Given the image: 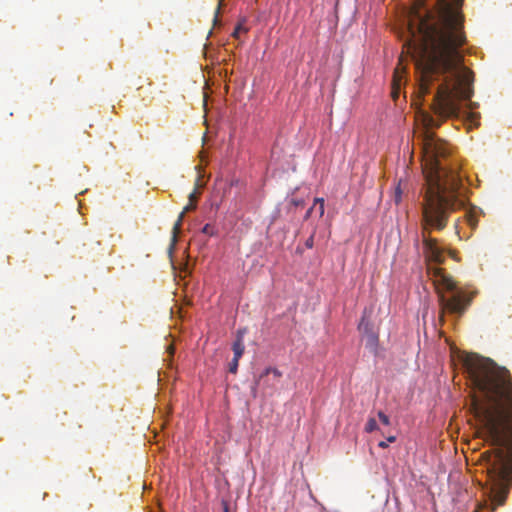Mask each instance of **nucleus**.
Segmentation results:
<instances>
[{
    "label": "nucleus",
    "instance_id": "412c9836",
    "mask_svg": "<svg viewBox=\"0 0 512 512\" xmlns=\"http://www.w3.org/2000/svg\"><path fill=\"white\" fill-rule=\"evenodd\" d=\"M476 106H477V104H476V103L470 102V104H469V109H473V108H475Z\"/></svg>",
    "mask_w": 512,
    "mask_h": 512
},
{
    "label": "nucleus",
    "instance_id": "20e7f679",
    "mask_svg": "<svg viewBox=\"0 0 512 512\" xmlns=\"http://www.w3.org/2000/svg\"><path fill=\"white\" fill-rule=\"evenodd\" d=\"M282 377V372L275 367L266 368L263 373L260 374L256 385L263 382L264 388H274L275 382Z\"/></svg>",
    "mask_w": 512,
    "mask_h": 512
},
{
    "label": "nucleus",
    "instance_id": "0eeeda50",
    "mask_svg": "<svg viewBox=\"0 0 512 512\" xmlns=\"http://www.w3.org/2000/svg\"><path fill=\"white\" fill-rule=\"evenodd\" d=\"M402 68H400V63L398 64V66L395 68L394 70V74H393V80H392V97L394 100L397 99L398 95H399V90H400V87H401V83H402Z\"/></svg>",
    "mask_w": 512,
    "mask_h": 512
},
{
    "label": "nucleus",
    "instance_id": "9b49d317",
    "mask_svg": "<svg viewBox=\"0 0 512 512\" xmlns=\"http://www.w3.org/2000/svg\"><path fill=\"white\" fill-rule=\"evenodd\" d=\"M317 204L319 205V207H318L319 216L322 217L324 215V211H325L324 199L323 198H315V200H314V207Z\"/></svg>",
    "mask_w": 512,
    "mask_h": 512
},
{
    "label": "nucleus",
    "instance_id": "6ab92c4d",
    "mask_svg": "<svg viewBox=\"0 0 512 512\" xmlns=\"http://www.w3.org/2000/svg\"><path fill=\"white\" fill-rule=\"evenodd\" d=\"M197 200V191L196 189L189 194V202L195 203Z\"/></svg>",
    "mask_w": 512,
    "mask_h": 512
},
{
    "label": "nucleus",
    "instance_id": "7ed1b4c3",
    "mask_svg": "<svg viewBox=\"0 0 512 512\" xmlns=\"http://www.w3.org/2000/svg\"><path fill=\"white\" fill-rule=\"evenodd\" d=\"M465 367L473 387L471 411L494 449L481 454L487 468L489 503L494 512L512 487V376L484 357H468Z\"/></svg>",
    "mask_w": 512,
    "mask_h": 512
},
{
    "label": "nucleus",
    "instance_id": "dca6fc26",
    "mask_svg": "<svg viewBox=\"0 0 512 512\" xmlns=\"http://www.w3.org/2000/svg\"><path fill=\"white\" fill-rule=\"evenodd\" d=\"M401 195H402V191L400 189V185H398L395 189V194H394V201L396 204H399L401 202Z\"/></svg>",
    "mask_w": 512,
    "mask_h": 512
},
{
    "label": "nucleus",
    "instance_id": "a211bd4d",
    "mask_svg": "<svg viewBox=\"0 0 512 512\" xmlns=\"http://www.w3.org/2000/svg\"><path fill=\"white\" fill-rule=\"evenodd\" d=\"M314 245V236L311 235L305 242V246L309 249H311Z\"/></svg>",
    "mask_w": 512,
    "mask_h": 512
},
{
    "label": "nucleus",
    "instance_id": "39448f33",
    "mask_svg": "<svg viewBox=\"0 0 512 512\" xmlns=\"http://www.w3.org/2000/svg\"><path fill=\"white\" fill-rule=\"evenodd\" d=\"M195 208H196V203L189 202V204L186 205L184 207L183 211L179 214L178 219L175 222V224L173 226V229H172V245H171V249L173 248V246L177 242V236H178V233L180 232L182 221L184 219V215L187 212H189L191 210H194Z\"/></svg>",
    "mask_w": 512,
    "mask_h": 512
},
{
    "label": "nucleus",
    "instance_id": "1a4fd4ad",
    "mask_svg": "<svg viewBox=\"0 0 512 512\" xmlns=\"http://www.w3.org/2000/svg\"><path fill=\"white\" fill-rule=\"evenodd\" d=\"M378 429L377 422L374 418H369L366 425H365V431L367 433H371Z\"/></svg>",
    "mask_w": 512,
    "mask_h": 512
},
{
    "label": "nucleus",
    "instance_id": "f257e3e1",
    "mask_svg": "<svg viewBox=\"0 0 512 512\" xmlns=\"http://www.w3.org/2000/svg\"><path fill=\"white\" fill-rule=\"evenodd\" d=\"M463 1L414 0L408 12V52L415 60L418 92L424 97L434 81L442 80L432 102L441 120L458 117L460 102L473 96L474 74L464 65L461 49L466 43Z\"/></svg>",
    "mask_w": 512,
    "mask_h": 512
},
{
    "label": "nucleus",
    "instance_id": "393cba45",
    "mask_svg": "<svg viewBox=\"0 0 512 512\" xmlns=\"http://www.w3.org/2000/svg\"><path fill=\"white\" fill-rule=\"evenodd\" d=\"M224 512H228V507L225 506Z\"/></svg>",
    "mask_w": 512,
    "mask_h": 512
},
{
    "label": "nucleus",
    "instance_id": "aec40b11",
    "mask_svg": "<svg viewBox=\"0 0 512 512\" xmlns=\"http://www.w3.org/2000/svg\"><path fill=\"white\" fill-rule=\"evenodd\" d=\"M313 209H314V205H313L311 208H309V209L307 210V212H306V214H305V217H304L305 219H308V218L310 217V215H311V213H312Z\"/></svg>",
    "mask_w": 512,
    "mask_h": 512
},
{
    "label": "nucleus",
    "instance_id": "2eb2a0df",
    "mask_svg": "<svg viewBox=\"0 0 512 512\" xmlns=\"http://www.w3.org/2000/svg\"><path fill=\"white\" fill-rule=\"evenodd\" d=\"M395 440H396V437H395V436H389V437L387 438V441H380V442L378 443V446H379L380 448H387V447H388V443H393V442H395Z\"/></svg>",
    "mask_w": 512,
    "mask_h": 512
},
{
    "label": "nucleus",
    "instance_id": "6e6552de",
    "mask_svg": "<svg viewBox=\"0 0 512 512\" xmlns=\"http://www.w3.org/2000/svg\"><path fill=\"white\" fill-rule=\"evenodd\" d=\"M243 335H244V331L238 330L236 339L232 345L234 357H236V358H241L244 353V350H245V346H244V342H243Z\"/></svg>",
    "mask_w": 512,
    "mask_h": 512
},
{
    "label": "nucleus",
    "instance_id": "f03ea898",
    "mask_svg": "<svg viewBox=\"0 0 512 512\" xmlns=\"http://www.w3.org/2000/svg\"><path fill=\"white\" fill-rule=\"evenodd\" d=\"M422 124V171L426 180L420 223L423 253L428 263L442 264L444 250L438 246L437 239L431 237V232L444 230L451 214L463 206L460 199L463 182L457 166L449 160V144L432 132L441 122L423 113ZM427 270L443 310L461 316L470 305L471 296L458 290L456 282L443 269L428 264Z\"/></svg>",
    "mask_w": 512,
    "mask_h": 512
},
{
    "label": "nucleus",
    "instance_id": "9d476101",
    "mask_svg": "<svg viewBox=\"0 0 512 512\" xmlns=\"http://www.w3.org/2000/svg\"><path fill=\"white\" fill-rule=\"evenodd\" d=\"M248 31V29L242 24V23H239L233 33H232V37L236 38V39H239V35L240 33H246Z\"/></svg>",
    "mask_w": 512,
    "mask_h": 512
},
{
    "label": "nucleus",
    "instance_id": "ddd939ff",
    "mask_svg": "<svg viewBox=\"0 0 512 512\" xmlns=\"http://www.w3.org/2000/svg\"><path fill=\"white\" fill-rule=\"evenodd\" d=\"M378 418L383 425H390V418L382 411L378 412Z\"/></svg>",
    "mask_w": 512,
    "mask_h": 512
},
{
    "label": "nucleus",
    "instance_id": "f8f14e48",
    "mask_svg": "<svg viewBox=\"0 0 512 512\" xmlns=\"http://www.w3.org/2000/svg\"><path fill=\"white\" fill-rule=\"evenodd\" d=\"M240 358L233 357L232 361L229 363V372L236 374L238 370Z\"/></svg>",
    "mask_w": 512,
    "mask_h": 512
},
{
    "label": "nucleus",
    "instance_id": "423d86ee",
    "mask_svg": "<svg viewBox=\"0 0 512 512\" xmlns=\"http://www.w3.org/2000/svg\"><path fill=\"white\" fill-rule=\"evenodd\" d=\"M358 329L361 331V332H364L367 337H368V340L369 342L374 345L377 343L378 341V337L377 335L372 331V328L369 324V322L366 320V317L365 315H363L360 323H359V326H358Z\"/></svg>",
    "mask_w": 512,
    "mask_h": 512
},
{
    "label": "nucleus",
    "instance_id": "5701e85b",
    "mask_svg": "<svg viewBox=\"0 0 512 512\" xmlns=\"http://www.w3.org/2000/svg\"><path fill=\"white\" fill-rule=\"evenodd\" d=\"M419 240L418 237L415 239V245L418 246Z\"/></svg>",
    "mask_w": 512,
    "mask_h": 512
},
{
    "label": "nucleus",
    "instance_id": "b1692460",
    "mask_svg": "<svg viewBox=\"0 0 512 512\" xmlns=\"http://www.w3.org/2000/svg\"><path fill=\"white\" fill-rule=\"evenodd\" d=\"M169 351H170V353H173V347L172 346H169Z\"/></svg>",
    "mask_w": 512,
    "mask_h": 512
},
{
    "label": "nucleus",
    "instance_id": "4be33fe9",
    "mask_svg": "<svg viewBox=\"0 0 512 512\" xmlns=\"http://www.w3.org/2000/svg\"><path fill=\"white\" fill-rule=\"evenodd\" d=\"M469 116H470L473 120H475V119L478 117V115H477V114H474V113H470V114H469Z\"/></svg>",
    "mask_w": 512,
    "mask_h": 512
},
{
    "label": "nucleus",
    "instance_id": "4468645a",
    "mask_svg": "<svg viewBox=\"0 0 512 512\" xmlns=\"http://www.w3.org/2000/svg\"><path fill=\"white\" fill-rule=\"evenodd\" d=\"M223 2H224V0L218 1V5H217L216 11H215V16L213 19L214 25H217V23L219 22V14H220V10L223 5Z\"/></svg>",
    "mask_w": 512,
    "mask_h": 512
},
{
    "label": "nucleus",
    "instance_id": "f3484780",
    "mask_svg": "<svg viewBox=\"0 0 512 512\" xmlns=\"http://www.w3.org/2000/svg\"><path fill=\"white\" fill-rule=\"evenodd\" d=\"M202 232L204 234H207V235H214V228L210 225V224H206L203 228H202Z\"/></svg>",
    "mask_w": 512,
    "mask_h": 512
}]
</instances>
